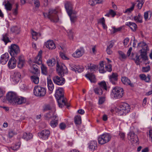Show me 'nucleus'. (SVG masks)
<instances>
[{
	"mask_svg": "<svg viewBox=\"0 0 152 152\" xmlns=\"http://www.w3.org/2000/svg\"><path fill=\"white\" fill-rule=\"evenodd\" d=\"M6 98L9 102L13 105L21 104L26 102L25 98L18 96L16 93L12 91L9 92L7 94Z\"/></svg>",
	"mask_w": 152,
	"mask_h": 152,
	"instance_id": "obj_1",
	"label": "nucleus"
},
{
	"mask_svg": "<svg viewBox=\"0 0 152 152\" xmlns=\"http://www.w3.org/2000/svg\"><path fill=\"white\" fill-rule=\"evenodd\" d=\"M55 97L57 100L58 106L62 108L65 105L67 107L69 106V104L66 102V99L64 97L63 88H58L56 89L55 94Z\"/></svg>",
	"mask_w": 152,
	"mask_h": 152,
	"instance_id": "obj_2",
	"label": "nucleus"
},
{
	"mask_svg": "<svg viewBox=\"0 0 152 152\" xmlns=\"http://www.w3.org/2000/svg\"><path fill=\"white\" fill-rule=\"evenodd\" d=\"M57 11L56 9H50L48 13H43L44 17L48 18L51 21L54 22H57L58 20L57 15Z\"/></svg>",
	"mask_w": 152,
	"mask_h": 152,
	"instance_id": "obj_3",
	"label": "nucleus"
},
{
	"mask_svg": "<svg viewBox=\"0 0 152 152\" xmlns=\"http://www.w3.org/2000/svg\"><path fill=\"white\" fill-rule=\"evenodd\" d=\"M111 138V135L108 133H104L99 135L98 138L99 144L103 145L109 142Z\"/></svg>",
	"mask_w": 152,
	"mask_h": 152,
	"instance_id": "obj_4",
	"label": "nucleus"
},
{
	"mask_svg": "<svg viewBox=\"0 0 152 152\" xmlns=\"http://www.w3.org/2000/svg\"><path fill=\"white\" fill-rule=\"evenodd\" d=\"M113 95L115 99H119L121 98L124 93V90L122 88L116 86L112 90Z\"/></svg>",
	"mask_w": 152,
	"mask_h": 152,
	"instance_id": "obj_5",
	"label": "nucleus"
},
{
	"mask_svg": "<svg viewBox=\"0 0 152 152\" xmlns=\"http://www.w3.org/2000/svg\"><path fill=\"white\" fill-rule=\"evenodd\" d=\"M34 95L37 96L42 97L45 96L46 94L45 88L39 86H35L34 89Z\"/></svg>",
	"mask_w": 152,
	"mask_h": 152,
	"instance_id": "obj_6",
	"label": "nucleus"
},
{
	"mask_svg": "<svg viewBox=\"0 0 152 152\" xmlns=\"http://www.w3.org/2000/svg\"><path fill=\"white\" fill-rule=\"evenodd\" d=\"M9 52L12 56H15L20 52L19 47L15 44H12L9 48Z\"/></svg>",
	"mask_w": 152,
	"mask_h": 152,
	"instance_id": "obj_7",
	"label": "nucleus"
},
{
	"mask_svg": "<svg viewBox=\"0 0 152 152\" xmlns=\"http://www.w3.org/2000/svg\"><path fill=\"white\" fill-rule=\"evenodd\" d=\"M56 70L58 75L62 77L64 76V73L66 72V68L64 65L60 66L57 62L56 65Z\"/></svg>",
	"mask_w": 152,
	"mask_h": 152,
	"instance_id": "obj_8",
	"label": "nucleus"
},
{
	"mask_svg": "<svg viewBox=\"0 0 152 152\" xmlns=\"http://www.w3.org/2000/svg\"><path fill=\"white\" fill-rule=\"evenodd\" d=\"M128 138L133 143H136L138 141L137 136L132 131H130L128 134Z\"/></svg>",
	"mask_w": 152,
	"mask_h": 152,
	"instance_id": "obj_9",
	"label": "nucleus"
},
{
	"mask_svg": "<svg viewBox=\"0 0 152 152\" xmlns=\"http://www.w3.org/2000/svg\"><path fill=\"white\" fill-rule=\"evenodd\" d=\"M50 132L48 130L45 129L38 133V136L40 138L43 140L48 139L50 135Z\"/></svg>",
	"mask_w": 152,
	"mask_h": 152,
	"instance_id": "obj_10",
	"label": "nucleus"
},
{
	"mask_svg": "<svg viewBox=\"0 0 152 152\" xmlns=\"http://www.w3.org/2000/svg\"><path fill=\"white\" fill-rule=\"evenodd\" d=\"M84 48L82 47L77 49L72 54V56L74 58H78L82 56L84 53Z\"/></svg>",
	"mask_w": 152,
	"mask_h": 152,
	"instance_id": "obj_11",
	"label": "nucleus"
},
{
	"mask_svg": "<svg viewBox=\"0 0 152 152\" xmlns=\"http://www.w3.org/2000/svg\"><path fill=\"white\" fill-rule=\"evenodd\" d=\"M53 79L54 82L58 85H63L65 82V80L64 78L60 77L57 76H54Z\"/></svg>",
	"mask_w": 152,
	"mask_h": 152,
	"instance_id": "obj_12",
	"label": "nucleus"
},
{
	"mask_svg": "<svg viewBox=\"0 0 152 152\" xmlns=\"http://www.w3.org/2000/svg\"><path fill=\"white\" fill-rule=\"evenodd\" d=\"M21 75L20 72H15L12 75L11 78L12 81L15 83H18L20 80Z\"/></svg>",
	"mask_w": 152,
	"mask_h": 152,
	"instance_id": "obj_13",
	"label": "nucleus"
},
{
	"mask_svg": "<svg viewBox=\"0 0 152 152\" xmlns=\"http://www.w3.org/2000/svg\"><path fill=\"white\" fill-rule=\"evenodd\" d=\"M16 65V60L14 56H12L8 62V66L11 69L15 68Z\"/></svg>",
	"mask_w": 152,
	"mask_h": 152,
	"instance_id": "obj_14",
	"label": "nucleus"
},
{
	"mask_svg": "<svg viewBox=\"0 0 152 152\" xmlns=\"http://www.w3.org/2000/svg\"><path fill=\"white\" fill-rule=\"evenodd\" d=\"M118 74L116 73H112L109 76V79L110 82L113 85H115L118 80Z\"/></svg>",
	"mask_w": 152,
	"mask_h": 152,
	"instance_id": "obj_15",
	"label": "nucleus"
},
{
	"mask_svg": "<svg viewBox=\"0 0 152 152\" xmlns=\"http://www.w3.org/2000/svg\"><path fill=\"white\" fill-rule=\"evenodd\" d=\"M119 107L121 108V110H123L126 113H128L130 111V106L127 103H123L121 104Z\"/></svg>",
	"mask_w": 152,
	"mask_h": 152,
	"instance_id": "obj_16",
	"label": "nucleus"
},
{
	"mask_svg": "<svg viewBox=\"0 0 152 152\" xmlns=\"http://www.w3.org/2000/svg\"><path fill=\"white\" fill-rule=\"evenodd\" d=\"M97 143L96 140L91 141L88 143L89 148L92 151H94L97 149Z\"/></svg>",
	"mask_w": 152,
	"mask_h": 152,
	"instance_id": "obj_17",
	"label": "nucleus"
},
{
	"mask_svg": "<svg viewBox=\"0 0 152 152\" xmlns=\"http://www.w3.org/2000/svg\"><path fill=\"white\" fill-rule=\"evenodd\" d=\"M39 74H34L30 76V79L32 83L35 84H37L39 83Z\"/></svg>",
	"mask_w": 152,
	"mask_h": 152,
	"instance_id": "obj_18",
	"label": "nucleus"
},
{
	"mask_svg": "<svg viewBox=\"0 0 152 152\" xmlns=\"http://www.w3.org/2000/svg\"><path fill=\"white\" fill-rule=\"evenodd\" d=\"M65 7L68 15L75 12L73 11L72 5L70 2H66L65 4Z\"/></svg>",
	"mask_w": 152,
	"mask_h": 152,
	"instance_id": "obj_19",
	"label": "nucleus"
},
{
	"mask_svg": "<svg viewBox=\"0 0 152 152\" xmlns=\"http://www.w3.org/2000/svg\"><path fill=\"white\" fill-rule=\"evenodd\" d=\"M85 77L88 79L91 83H95L96 82L95 76L92 73L88 72L85 75Z\"/></svg>",
	"mask_w": 152,
	"mask_h": 152,
	"instance_id": "obj_20",
	"label": "nucleus"
},
{
	"mask_svg": "<svg viewBox=\"0 0 152 152\" xmlns=\"http://www.w3.org/2000/svg\"><path fill=\"white\" fill-rule=\"evenodd\" d=\"M45 45L46 48L49 50L54 49L56 48L55 45L52 40L47 41L45 43Z\"/></svg>",
	"mask_w": 152,
	"mask_h": 152,
	"instance_id": "obj_21",
	"label": "nucleus"
},
{
	"mask_svg": "<svg viewBox=\"0 0 152 152\" xmlns=\"http://www.w3.org/2000/svg\"><path fill=\"white\" fill-rule=\"evenodd\" d=\"M42 51L40 50L39 52L38 55L34 59V62L35 63L37 64L38 65H40L42 64Z\"/></svg>",
	"mask_w": 152,
	"mask_h": 152,
	"instance_id": "obj_22",
	"label": "nucleus"
},
{
	"mask_svg": "<svg viewBox=\"0 0 152 152\" xmlns=\"http://www.w3.org/2000/svg\"><path fill=\"white\" fill-rule=\"evenodd\" d=\"M33 1L34 5L36 7H39L40 6V3L39 0H20L21 3L22 4H24L26 2L31 3Z\"/></svg>",
	"mask_w": 152,
	"mask_h": 152,
	"instance_id": "obj_23",
	"label": "nucleus"
},
{
	"mask_svg": "<svg viewBox=\"0 0 152 152\" xmlns=\"http://www.w3.org/2000/svg\"><path fill=\"white\" fill-rule=\"evenodd\" d=\"M121 80L122 83L126 85H129L131 87H134V85L132 83L131 81L127 77H122Z\"/></svg>",
	"mask_w": 152,
	"mask_h": 152,
	"instance_id": "obj_24",
	"label": "nucleus"
},
{
	"mask_svg": "<svg viewBox=\"0 0 152 152\" xmlns=\"http://www.w3.org/2000/svg\"><path fill=\"white\" fill-rule=\"evenodd\" d=\"M9 55L8 53H5L1 55L0 62L2 64H6L8 60Z\"/></svg>",
	"mask_w": 152,
	"mask_h": 152,
	"instance_id": "obj_25",
	"label": "nucleus"
},
{
	"mask_svg": "<svg viewBox=\"0 0 152 152\" xmlns=\"http://www.w3.org/2000/svg\"><path fill=\"white\" fill-rule=\"evenodd\" d=\"M70 66L71 69L73 71H75L76 73L81 72L84 70V68H81L79 66L75 67L73 65H71Z\"/></svg>",
	"mask_w": 152,
	"mask_h": 152,
	"instance_id": "obj_26",
	"label": "nucleus"
},
{
	"mask_svg": "<svg viewBox=\"0 0 152 152\" xmlns=\"http://www.w3.org/2000/svg\"><path fill=\"white\" fill-rule=\"evenodd\" d=\"M139 47H141L142 49L140 50L141 51L147 52L148 50L147 45L145 42H142L138 43Z\"/></svg>",
	"mask_w": 152,
	"mask_h": 152,
	"instance_id": "obj_27",
	"label": "nucleus"
},
{
	"mask_svg": "<svg viewBox=\"0 0 152 152\" xmlns=\"http://www.w3.org/2000/svg\"><path fill=\"white\" fill-rule=\"evenodd\" d=\"M77 13V12L75 11L69 14L70 15H68L70 18V20L72 23H74L76 21L77 19V16L76 15Z\"/></svg>",
	"mask_w": 152,
	"mask_h": 152,
	"instance_id": "obj_28",
	"label": "nucleus"
},
{
	"mask_svg": "<svg viewBox=\"0 0 152 152\" xmlns=\"http://www.w3.org/2000/svg\"><path fill=\"white\" fill-rule=\"evenodd\" d=\"M139 77L142 80H144L146 82L148 83L150 81L151 76L149 75L146 76L145 74H140L139 75Z\"/></svg>",
	"mask_w": 152,
	"mask_h": 152,
	"instance_id": "obj_29",
	"label": "nucleus"
},
{
	"mask_svg": "<svg viewBox=\"0 0 152 152\" xmlns=\"http://www.w3.org/2000/svg\"><path fill=\"white\" fill-rule=\"evenodd\" d=\"M19 61L18 62V66L20 68H22L25 63L24 59L22 56H20L18 58Z\"/></svg>",
	"mask_w": 152,
	"mask_h": 152,
	"instance_id": "obj_30",
	"label": "nucleus"
},
{
	"mask_svg": "<svg viewBox=\"0 0 152 152\" xmlns=\"http://www.w3.org/2000/svg\"><path fill=\"white\" fill-rule=\"evenodd\" d=\"M47 84L49 90L52 92L54 88V86L51 79H47Z\"/></svg>",
	"mask_w": 152,
	"mask_h": 152,
	"instance_id": "obj_31",
	"label": "nucleus"
},
{
	"mask_svg": "<svg viewBox=\"0 0 152 152\" xmlns=\"http://www.w3.org/2000/svg\"><path fill=\"white\" fill-rule=\"evenodd\" d=\"M126 25L129 26L130 28L133 31H135L137 28L136 24L135 23L132 22L127 23Z\"/></svg>",
	"mask_w": 152,
	"mask_h": 152,
	"instance_id": "obj_32",
	"label": "nucleus"
},
{
	"mask_svg": "<svg viewBox=\"0 0 152 152\" xmlns=\"http://www.w3.org/2000/svg\"><path fill=\"white\" fill-rule=\"evenodd\" d=\"M143 17L141 14L139 13L137 15L134 16V19L136 23H141L142 22Z\"/></svg>",
	"mask_w": 152,
	"mask_h": 152,
	"instance_id": "obj_33",
	"label": "nucleus"
},
{
	"mask_svg": "<svg viewBox=\"0 0 152 152\" xmlns=\"http://www.w3.org/2000/svg\"><path fill=\"white\" fill-rule=\"evenodd\" d=\"M2 40L4 42L6 45L8 42H11L9 39L8 34L7 33L3 35Z\"/></svg>",
	"mask_w": 152,
	"mask_h": 152,
	"instance_id": "obj_34",
	"label": "nucleus"
},
{
	"mask_svg": "<svg viewBox=\"0 0 152 152\" xmlns=\"http://www.w3.org/2000/svg\"><path fill=\"white\" fill-rule=\"evenodd\" d=\"M32 137V134L31 133H23V138L26 140H28L31 139Z\"/></svg>",
	"mask_w": 152,
	"mask_h": 152,
	"instance_id": "obj_35",
	"label": "nucleus"
},
{
	"mask_svg": "<svg viewBox=\"0 0 152 152\" xmlns=\"http://www.w3.org/2000/svg\"><path fill=\"white\" fill-rule=\"evenodd\" d=\"M38 66L35 64H33L32 67L33 71L32 73L34 74H39V71L38 69Z\"/></svg>",
	"mask_w": 152,
	"mask_h": 152,
	"instance_id": "obj_36",
	"label": "nucleus"
},
{
	"mask_svg": "<svg viewBox=\"0 0 152 152\" xmlns=\"http://www.w3.org/2000/svg\"><path fill=\"white\" fill-rule=\"evenodd\" d=\"M54 115V112L51 111L49 113H47L45 115V118L47 120H48L50 118H53Z\"/></svg>",
	"mask_w": 152,
	"mask_h": 152,
	"instance_id": "obj_37",
	"label": "nucleus"
},
{
	"mask_svg": "<svg viewBox=\"0 0 152 152\" xmlns=\"http://www.w3.org/2000/svg\"><path fill=\"white\" fill-rule=\"evenodd\" d=\"M56 63V60L54 58H51L47 60V63L48 65L49 66H54Z\"/></svg>",
	"mask_w": 152,
	"mask_h": 152,
	"instance_id": "obj_38",
	"label": "nucleus"
},
{
	"mask_svg": "<svg viewBox=\"0 0 152 152\" xmlns=\"http://www.w3.org/2000/svg\"><path fill=\"white\" fill-rule=\"evenodd\" d=\"M99 85V87L102 88V90L104 89L107 90V86L106 82L105 81H102L98 83Z\"/></svg>",
	"mask_w": 152,
	"mask_h": 152,
	"instance_id": "obj_39",
	"label": "nucleus"
},
{
	"mask_svg": "<svg viewBox=\"0 0 152 152\" xmlns=\"http://www.w3.org/2000/svg\"><path fill=\"white\" fill-rule=\"evenodd\" d=\"M94 91L95 93L99 95H101L103 94V91L102 88L99 87L96 88L94 89Z\"/></svg>",
	"mask_w": 152,
	"mask_h": 152,
	"instance_id": "obj_40",
	"label": "nucleus"
},
{
	"mask_svg": "<svg viewBox=\"0 0 152 152\" xmlns=\"http://www.w3.org/2000/svg\"><path fill=\"white\" fill-rule=\"evenodd\" d=\"M5 3L4 5L6 10L7 11L11 10L12 8V4L8 1H7V2H5Z\"/></svg>",
	"mask_w": 152,
	"mask_h": 152,
	"instance_id": "obj_41",
	"label": "nucleus"
},
{
	"mask_svg": "<svg viewBox=\"0 0 152 152\" xmlns=\"http://www.w3.org/2000/svg\"><path fill=\"white\" fill-rule=\"evenodd\" d=\"M151 12L150 11H147L144 12V18L145 20L149 19L151 16Z\"/></svg>",
	"mask_w": 152,
	"mask_h": 152,
	"instance_id": "obj_42",
	"label": "nucleus"
},
{
	"mask_svg": "<svg viewBox=\"0 0 152 152\" xmlns=\"http://www.w3.org/2000/svg\"><path fill=\"white\" fill-rule=\"evenodd\" d=\"M11 31L13 33L18 34L20 31V28L16 26H13L11 28Z\"/></svg>",
	"mask_w": 152,
	"mask_h": 152,
	"instance_id": "obj_43",
	"label": "nucleus"
},
{
	"mask_svg": "<svg viewBox=\"0 0 152 152\" xmlns=\"http://www.w3.org/2000/svg\"><path fill=\"white\" fill-rule=\"evenodd\" d=\"M41 68L42 70V73L44 75H46L48 74L47 67L43 64H42Z\"/></svg>",
	"mask_w": 152,
	"mask_h": 152,
	"instance_id": "obj_44",
	"label": "nucleus"
},
{
	"mask_svg": "<svg viewBox=\"0 0 152 152\" xmlns=\"http://www.w3.org/2000/svg\"><path fill=\"white\" fill-rule=\"evenodd\" d=\"M87 69H90L91 72L95 71V70L97 67V66L94 64H88Z\"/></svg>",
	"mask_w": 152,
	"mask_h": 152,
	"instance_id": "obj_45",
	"label": "nucleus"
},
{
	"mask_svg": "<svg viewBox=\"0 0 152 152\" xmlns=\"http://www.w3.org/2000/svg\"><path fill=\"white\" fill-rule=\"evenodd\" d=\"M74 121L75 124H81L82 122L81 116L78 115L76 116L74 118Z\"/></svg>",
	"mask_w": 152,
	"mask_h": 152,
	"instance_id": "obj_46",
	"label": "nucleus"
},
{
	"mask_svg": "<svg viewBox=\"0 0 152 152\" xmlns=\"http://www.w3.org/2000/svg\"><path fill=\"white\" fill-rule=\"evenodd\" d=\"M140 58L142 60H146L147 59V52L141 51V54L140 55Z\"/></svg>",
	"mask_w": 152,
	"mask_h": 152,
	"instance_id": "obj_47",
	"label": "nucleus"
},
{
	"mask_svg": "<svg viewBox=\"0 0 152 152\" xmlns=\"http://www.w3.org/2000/svg\"><path fill=\"white\" fill-rule=\"evenodd\" d=\"M52 109V107L50 104H45L43 107V110L46 111L48 110H51Z\"/></svg>",
	"mask_w": 152,
	"mask_h": 152,
	"instance_id": "obj_48",
	"label": "nucleus"
},
{
	"mask_svg": "<svg viewBox=\"0 0 152 152\" xmlns=\"http://www.w3.org/2000/svg\"><path fill=\"white\" fill-rule=\"evenodd\" d=\"M117 112L119 115H126V113L124 111L121 110V108L119 107L117 109Z\"/></svg>",
	"mask_w": 152,
	"mask_h": 152,
	"instance_id": "obj_49",
	"label": "nucleus"
},
{
	"mask_svg": "<svg viewBox=\"0 0 152 152\" xmlns=\"http://www.w3.org/2000/svg\"><path fill=\"white\" fill-rule=\"evenodd\" d=\"M134 4H133L132 6L128 8L124 12V13H130L132 12L134 10Z\"/></svg>",
	"mask_w": 152,
	"mask_h": 152,
	"instance_id": "obj_50",
	"label": "nucleus"
},
{
	"mask_svg": "<svg viewBox=\"0 0 152 152\" xmlns=\"http://www.w3.org/2000/svg\"><path fill=\"white\" fill-rule=\"evenodd\" d=\"M58 118L55 115L54 116H53L50 124H57L58 123Z\"/></svg>",
	"mask_w": 152,
	"mask_h": 152,
	"instance_id": "obj_51",
	"label": "nucleus"
},
{
	"mask_svg": "<svg viewBox=\"0 0 152 152\" xmlns=\"http://www.w3.org/2000/svg\"><path fill=\"white\" fill-rule=\"evenodd\" d=\"M105 100V96L99 97V104H102L104 102Z\"/></svg>",
	"mask_w": 152,
	"mask_h": 152,
	"instance_id": "obj_52",
	"label": "nucleus"
},
{
	"mask_svg": "<svg viewBox=\"0 0 152 152\" xmlns=\"http://www.w3.org/2000/svg\"><path fill=\"white\" fill-rule=\"evenodd\" d=\"M105 69L106 71H107L109 72H110L112 70V65L111 64H108L105 66Z\"/></svg>",
	"mask_w": 152,
	"mask_h": 152,
	"instance_id": "obj_53",
	"label": "nucleus"
},
{
	"mask_svg": "<svg viewBox=\"0 0 152 152\" xmlns=\"http://www.w3.org/2000/svg\"><path fill=\"white\" fill-rule=\"evenodd\" d=\"M136 59L135 60V62L137 64H139L140 62L141 63L142 62V61L141 60L142 58H140V56H138L136 55Z\"/></svg>",
	"mask_w": 152,
	"mask_h": 152,
	"instance_id": "obj_54",
	"label": "nucleus"
},
{
	"mask_svg": "<svg viewBox=\"0 0 152 152\" xmlns=\"http://www.w3.org/2000/svg\"><path fill=\"white\" fill-rule=\"evenodd\" d=\"M18 9V4H16L15 8L12 10L13 13L14 15H16L17 14Z\"/></svg>",
	"mask_w": 152,
	"mask_h": 152,
	"instance_id": "obj_55",
	"label": "nucleus"
},
{
	"mask_svg": "<svg viewBox=\"0 0 152 152\" xmlns=\"http://www.w3.org/2000/svg\"><path fill=\"white\" fill-rule=\"evenodd\" d=\"M119 135L120 138L122 140H124L125 137V134L121 132H119Z\"/></svg>",
	"mask_w": 152,
	"mask_h": 152,
	"instance_id": "obj_56",
	"label": "nucleus"
},
{
	"mask_svg": "<svg viewBox=\"0 0 152 152\" xmlns=\"http://www.w3.org/2000/svg\"><path fill=\"white\" fill-rule=\"evenodd\" d=\"M16 133L13 131H11L9 132V138H11Z\"/></svg>",
	"mask_w": 152,
	"mask_h": 152,
	"instance_id": "obj_57",
	"label": "nucleus"
},
{
	"mask_svg": "<svg viewBox=\"0 0 152 152\" xmlns=\"http://www.w3.org/2000/svg\"><path fill=\"white\" fill-rule=\"evenodd\" d=\"M60 56L61 58L64 60H68L69 58L66 56L65 54L62 53H60Z\"/></svg>",
	"mask_w": 152,
	"mask_h": 152,
	"instance_id": "obj_58",
	"label": "nucleus"
},
{
	"mask_svg": "<svg viewBox=\"0 0 152 152\" xmlns=\"http://www.w3.org/2000/svg\"><path fill=\"white\" fill-rule=\"evenodd\" d=\"M68 34L70 38L71 39H73V32H72V31L71 30H69L68 32Z\"/></svg>",
	"mask_w": 152,
	"mask_h": 152,
	"instance_id": "obj_59",
	"label": "nucleus"
},
{
	"mask_svg": "<svg viewBox=\"0 0 152 152\" xmlns=\"http://www.w3.org/2000/svg\"><path fill=\"white\" fill-rule=\"evenodd\" d=\"M110 15H111L112 17H114L116 15V13L112 10H110L109 12Z\"/></svg>",
	"mask_w": 152,
	"mask_h": 152,
	"instance_id": "obj_60",
	"label": "nucleus"
},
{
	"mask_svg": "<svg viewBox=\"0 0 152 152\" xmlns=\"http://www.w3.org/2000/svg\"><path fill=\"white\" fill-rule=\"evenodd\" d=\"M122 28L121 27H120L118 28H116L115 27H113V33H114L118 31H120Z\"/></svg>",
	"mask_w": 152,
	"mask_h": 152,
	"instance_id": "obj_61",
	"label": "nucleus"
},
{
	"mask_svg": "<svg viewBox=\"0 0 152 152\" xmlns=\"http://www.w3.org/2000/svg\"><path fill=\"white\" fill-rule=\"evenodd\" d=\"M95 2V0H90L88 1V2L90 5L93 6L96 4Z\"/></svg>",
	"mask_w": 152,
	"mask_h": 152,
	"instance_id": "obj_62",
	"label": "nucleus"
},
{
	"mask_svg": "<svg viewBox=\"0 0 152 152\" xmlns=\"http://www.w3.org/2000/svg\"><path fill=\"white\" fill-rule=\"evenodd\" d=\"M114 44V43L113 41H110L109 43V45H108L107 48L111 49L113 48Z\"/></svg>",
	"mask_w": 152,
	"mask_h": 152,
	"instance_id": "obj_63",
	"label": "nucleus"
},
{
	"mask_svg": "<svg viewBox=\"0 0 152 152\" xmlns=\"http://www.w3.org/2000/svg\"><path fill=\"white\" fill-rule=\"evenodd\" d=\"M118 53L120 55V56H121L123 58H126V55L122 52L121 51H119Z\"/></svg>",
	"mask_w": 152,
	"mask_h": 152,
	"instance_id": "obj_64",
	"label": "nucleus"
}]
</instances>
